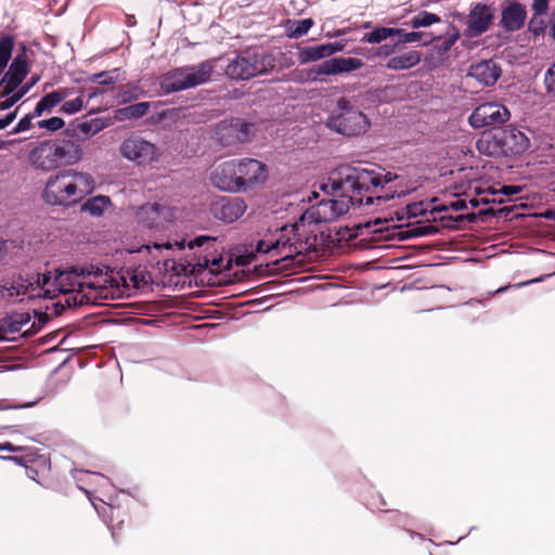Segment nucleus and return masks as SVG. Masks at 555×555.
<instances>
[{
  "mask_svg": "<svg viewBox=\"0 0 555 555\" xmlns=\"http://www.w3.org/2000/svg\"><path fill=\"white\" fill-rule=\"evenodd\" d=\"M400 176L391 171L361 167H341L322 186L341 194L335 198L322 199L308 208L294 224L261 228L248 241V257L268 255L281 260L313 249L317 234L310 228L313 223L332 222L345 216L351 206H388L396 197L405 196L409 191Z\"/></svg>",
  "mask_w": 555,
  "mask_h": 555,
  "instance_id": "1",
  "label": "nucleus"
},
{
  "mask_svg": "<svg viewBox=\"0 0 555 555\" xmlns=\"http://www.w3.org/2000/svg\"><path fill=\"white\" fill-rule=\"evenodd\" d=\"M115 286L118 287V282L113 279L108 268L82 264L68 270L20 275L2 285L1 295L22 302L36 298L53 299L63 294L67 296L66 305L75 307L113 298Z\"/></svg>",
  "mask_w": 555,
  "mask_h": 555,
  "instance_id": "2",
  "label": "nucleus"
},
{
  "mask_svg": "<svg viewBox=\"0 0 555 555\" xmlns=\"http://www.w3.org/2000/svg\"><path fill=\"white\" fill-rule=\"evenodd\" d=\"M94 189L93 178L86 172L66 169L48 179L43 199L50 205H70Z\"/></svg>",
  "mask_w": 555,
  "mask_h": 555,
  "instance_id": "3",
  "label": "nucleus"
},
{
  "mask_svg": "<svg viewBox=\"0 0 555 555\" xmlns=\"http://www.w3.org/2000/svg\"><path fill=\"white\" fill-rule=\"evenodd\" d=\"M82 150L72 140H44L28 153L29 164L41 171H51L61 166L74 165L80 160Z\"/></svg>",
  "mask_w": 555,
  "mask_h": 555,
  "instance_id": "4",
  "label": "nucleus"
},
{
  "mask_svg": "<svg viewBox=\"0 0 555 555\" xmlns=\"http://www.w3.org/2000/svg\"><path fill=\"white\" fill-rule=\"evenodd\" d=\"M188 248L190 250H196L184 269L191 274H199L204 270H208L212 274H218L229 269L230 260L218 253L217 240L215 237L199 235L188 242Z\"/></svg>",
  "mask_w": 555,
  "mask_h": 555,
  "instance_id": "5",
  "label": "nucleus"
},
{
  "mask_svg": "<svg viewBox=\"0 0 555 555\" xmlns=\"http://www.w3.org/2000/svg\"><path fill=\"white\" fill-rule=\"evenodd\" d=\"M326 126L341 135L356 137L365 133L371 127V121L349 99L339 98L336 108L326 120Z\"/></svg>",
  "mask_w": 555,
  "mask_h": 555,
  "instance_id": "6",
  "label": "nucleus"
},
{
  "mask_svg": "<svg viewBox=\"0 0 555 555\" xmlns=\"http://www.w3.org/2000/svg\"><path fill=\"white\" fill-rule=\"evenodd\" d=\"M529 146V138L515 127L500 129L494 134L483 135L477 142L479 152L490 156L518 155L526 152Z\"/></svg>",
  "mask_w": 555,
  "mask_h": 555,
  "instance_id": "7",
  "label": "nucleus"
},
{
  "mask_svg": "<svg viewBox=\"0 0 555 555\" xmlns=\"http://www.w3.org/2000/svg\"><path fill=\"white\" fill-rule=\"evenodd\" d=\"M214 68V61L207 60L197 65L171 69L162 77L160 87L166 93H172L204 85L210 80Z\"/></svg>",
  "mask_w": 555,
  "mask_h": 555,
  "instance_id": "8",
  "label": "nucleus"
},
{
  "mask_svg": "<svg viewBox=\"0 0 555 555\" xmlns=\"http://www.w3.org/2000/svg\"><path fill=\"white\" fill-rule=\"evenodd\" d=\"M272 66L269 55L248 49L236 55L227 66L225 73L232 79L246 80L268 72Z\"/></svg>",
  "mask_w": 555,
  "mask_h": 555,
  "instance_id": "9",
  "label": "nucleus"
},
{
  "mask_svg": "<svg viewBox=\"0 0 555 555\" xmlns=\"http://www.w3.org/2000/svg\"><path fill=\"white\" fill-rule=\"evenodd\" d=\"M119 153L125 159L142 167L158 162L160 157L159 149L140 135L126 138L119 145Z\"/></svg>",
  "mask_w": 555,
  "mask_h": 555,
  "instance_id": "10",
  "label": "nucleus"
},
{
  "mask_svg": "<svg viewBox=\"0 0 555 555\" xmlns=\"http://www.w3.org/2000/svg\"><path fill=\"white\" fill-rule=\"evenodd\" d=\"M511 117L509 111L496 102H487L478 105L470 114L469 125L479 129L488 126H495L507 121Z\"/></svg>",
  "mask_w": 555,
  "mask_h": 555,
  "instance_id": "11",
  "label": "nucleus"
},
{
  "mask_svg": "<svg viewBox=\"0 0 555 555\" xmlns=\"http://www.w3.org/2000/svg\"><path fill=\"white\" fill-rule=\"evenodd\" d=\"M240 192H245L259 184H262L268 176L267 167L254 158L236 160Z\"/></svg>",
  "mask_w": 555,
  "mask_h": 555,
  "instance_id": "12",
  "label": "nucleus"
},
{
  "mask_svg": "<svg viewBox=\"0 0 555 555\" xmlns=\"http://www.w3.org/2000/svg\"><path fill=\"white\" fill-rule=\"evenodd\" d=\"M38 331L36 318H33L29 312H13L0 319V339H5L10 334L28 336Z\"/></svg>",
  "mask_w": 555,
  "mask_h": 555,
  "instance_id": "13",
  "label": "nucleus"
},
{
  "mask_svg": "<svg viewBox=\"0 0 555 555\" xmlns=\"http://www.w3.org/2000/svg\"><path fill=\"white\" fill-rule=\"evenodd\" d=\"M254 132L255 125L242 119L223 121L217 129V135L223 145L247 142Z\"/></svg>",
  "mask_w": 555,
  "mask_h": 555,
  "instance_id": "14",
  "label": "nucleus"
},
{
  "mask_svg": "<svg viewBox=\"0 0 555 555\" xmlns=\"http://www.w3.org/2000/svg\"><path fill=\"white\" fill-rule=\"evenodd\" d=\"M211 183L225 192H240L236 160H228L218 165L210 176Z\"/></svg>",
  "mask_w": 555,
  "mask_h": 555,
  "instance_id": "15",
  "label": "nucleus"
},
{
  "mask_svg": "<svg viewBox=\"0 0 555 555\" xmlns=\"http://www.w3.org/2000/svg\"><path fill=\"white\" fill-rule=\"evenodd\" d=\"M247 205L241 197L223 196L214 202L211 211L217 219L232 223L246 211Z\"/></svg>",
  "mask_w": 555,
  "mask_h": 555,
  "instance_id": "16",
  "label": "nucleus"
},
{
  "mask_svg": "<svg viewBox=\"0 0 555 555\" xmlns=\"http://www.w3.org/2000/svg\"><path fill=\"white\" fill-rule=\"evenodd\" d=\"M493 17L494 15L491 7L483 3H477L472 8L467 15V35L469 37H478L482 35L489 29Z\"/></svg>",
  "mask_w": 555,
  "mask_h": 555,
  "instance_id": "17",
  "label": "nucleus"
},
{
  "mask_svg": "<svg viewBox=\"0 0 555 555\" xmlns=\"http://www.w3.org/2000/svg\"><path fill=\"white\" fill-rule=\"evenodd\" d=\"M27 73L25 55H17L1 81V92L7 95L12 93L22 83Z\"/></svg>",
  "mask_w": 555,
  "mask_h": 555,
  "instance_id": "18",
  "label": "nucleus"
},
{
  "mask_svg": "<svg viewBox=\"0 0 555 555\" xmlns=\"http://www.w3.org/2000/svg\"><path fill=\"white\" fill-rule=\"evenodd\" d=\"M468 75L483 86H492L500 78L501 68L494 61L486 60L472 64Z\"/></svg>",
  "mask_w": 555,
  "mask_h": 555,
  "instance_id": "19",
  "label": "nucleus"
},
{
  "mask_svg": "<svg viewBox=\"0 0 555 555\" xmlns=\"http://www.w3.org/2000/svg\"><path fill=\"white\" fill-rule=\"evenodd\" d=\"M527 18L525 5L517 1L509 2L502 11L501 25L508 31L520 29Z\"/></svg>",
  "mask_w": 555,
  "mask_h": 555,
  "instance_id": "20",
  "label": "nucleus"
},
{
  "mask_svg": "<svg viewBox=\"0 0 555 555\" xmlns=\"http://www.w3.org/2000/svg\"><path fill=\"white\" fill-rule=\"evenodd\" d=\"M341 49L343 47L340 44L332 42L299 48L298 61L300 64L317 62L341 51Z\"/></svg>",
  "mask_w": 555,
  "mask_h": 555,
  "instance_id": "21",
  "label": "nucleus"
},
{
  "mask_svg": "<svg viewBox=\"0 0 555 555\" xmlns=\"http://www.w3.org/2000/svg\"><path fill=\"white\" fill-rule=\"evenodd\" d=\"M167 216V208L159 203H147L138 212L139 219L149 228L156 227Z\"/></svg>",
  "mask_w": 555,
  "mask_h": 555,
  "instance_id": "22",
  "label": "nucleus"
},
{
  "mask_svg": "<svg viewBox=\"0 0 555 555\" xmlns=\"http://www.w3.org/2000/svg\"><path fill=\"white\" fill-rule=\"evenodd\" d=\"M421 60L422 54L420 51L410 50L391 56L386 63V67L391 70H406L416 66Z\"/></svg>",
  "mask_w": 555,
  "mask_h": 555,
  "instance_id": "23",
  "label": "nucleus"
},
{
  "mask_svg": "<svg viewBox=\"0 0 555 555\" xmlns=\"http://www.w3.org/2000/svg\"><path fill=\"white\" fill-rule=\"evenodd\" d=\"M460 30L454 26H450L449 30L443 37L437 38V43L435 44L434 49L437 51L439 57H444L448 55L451 48L460 39Z\"/></svg>",
  "mask_w": 555,
  "mask_h": 555,
  "instance_id": "24",
  "label": "nucleus"
},
{
  "mask_svg": "<svg viewBox=\"0 0 555 555\" xmlns=\"http://www.w3.org/2000/svg\"><path fill=\"white\" fill-rule=\"evenodd\" d=\"M65 94L62 91H53L51 93L46 94L40 99L35 107V115H42L44 113H50L52 108L59 105Z\"/></svg>",
  "mask_w": 555,
  "mask_h": 555,
  "instance_id": "25",
  "label": "nucleus"
},
{
  "mask_svg": "<svg viewBox=\"0 0 555 555\" xmlns=\"http://www.w3.org/2000/svg\"><path fill=\"white\" fill-rule=\"evenodd\" d=\"M363 66L360 59L356 57H333L334 75L350 73Z\"/></svg>",
  "mask_w": 555,
  "mask_h": 555,
  "instance_id": "26",
  "label": "nucleus"
},
{
  "mask_svg": "<svg viewBox=\"0 0 555 555\" xmlns=\"http://www.w3.org/2000/svg\"><path fill=\"white\" fill-rule=\"evenodd\" d=\"M111 205L107 196L99 195L88 199L83 204V209L93 216H100Z\"/></svg>",
  "mask_w": 555,
  "mask_h": 555,
  "instance_id": "27",
  "label": "nucleus"
},
{
  "mask_svg": "<svg viewBox=\"0 0 555 555\" xmlns=\"http://www.w3.org/2000/svg\"><path fill=\"white\" fill-rule=\"evenodd\" d=\"M313 21L311 18H305L300 21L288 22L287 24V35L289 38H299L306 35L309 29L313 26Z\"/></svg>",
  "mask_w": 555,
  "mask_h": 555,
  "instance_id": "28",
  "label": "nucleus"
},
{
  "mask_svg": "<svg viewBox=\"0 0 555 555\" xmlns=\"http://www.w3.org/2000/svg\"><path fill=\"white\" fill-rule=\"evenodd\" d=\"M396 33H399L397 28L379 27L366 34L363 40L372 44L380 43L382 41L396 36Z\"/></svg>",
  "mask_w": 555,
  "mask_h": 555,
  "instance_id": "29",
  "label": "nucleus"
},
{
  "mask_svg": "<svg viewBox=\"0 0 555 555\" xmlns=\"http://www.w3.org/2000/svg\"><path fill=\"white\" fill-rule=\"evenodd\" d=\"M440 21L441 18L437 14L427 11H421L412 17L410 25L413 28L428 27L433 24L439 23Z\"/></svg>",
  "mask_w": 555,
  "mask_h": 555,
  "instance_id": "30",
  "label": "nucleus"
},
{
  "mask_svg": "<svg viewBox=\"0 0 555 555\" xmlns=\"http://www.w3.org/2000/svg\"><path fill=\"white\" fill-rule=\"evenodd\" d=\"M143 94V90L134 83L125 85L118 92V99L121 103L131 102L138 100Z\"/></svg>",
  "mask_w": 555,
  "mask_h": 555,
  "instance_id": "31",
  "label": "nucleus"
},
{
  "mask_svg": "<svg viewBox=\"0 0 555 555\" xmlns=\"http://www.w3.org/2000/svg\"><path fill=\"white\" fill-rule=\"evenodd\" d=\"M12 49V39L10 37H2L0 39V74L2 73L9 60L11 59Z\"/></svg>",
  "mask_w": 555,
  "mask_h": 555,
  "instance_id": "32",
  "label": "nucleus"
},
{
  "mask_svg": "<svg viewBox=\"0 0 555 555\" xmlns=\"http://www.w3.org/2000/svg\"><path fill=\"white\" fill-rule=\"evenodd\" d=\"M313 81H322L320 78L323 75H334L333 59L326 60L321 64L310 68Z\"/></svg>",
  "mask_w": 555,
  "mask_h": 555,
  "instance_id": "33",
  "label": "nucleus"
},
{
  "mask_svg": "<svg viewBox=\"0 0 555 555\" xmlns=\"http://www.w3.org/2000/svg\"><path fill=\"white\" fill-rule=\"evenodd\" d=\"M106 127L105 122L102 119H92L89 121H85L79 125V130L86 135H94L102 129Z\"/></svg>",
  "mask_w": 555,
  "mask_h": 555,
  "instance_id": "34",
  "label": "nucleus"
},
{
  "mask_svg": "<svg viewBox=\"0 0 555 555\" xmlns=\"http://www.w3.org/2000/svg\"><path fill=\"white\" fill-rule=\"evenodd\" d=\"M116 73L117 69L93 74L89 77V81L100 85H111L114 83L117 79Z\"/></svg>",
  "mask_w": 555,
  "mask_h": 555,
  "instance_id": "35",
  "label": "nucleus"
},
{
  "mask_svg": "<svg viewBox=\"0 0 555 555\" xmlns=\"http://www.w3.org/2000/svg\"><path fill=\"white\" fill-rule=\"evenodd\" d=\"M36 125L40 129H46L50 132H54V131L62 129L64 127L65 122L61 117L54 116L49 119L38 120Z\"/></svg>",
  "mask_w": 555,
  "mask_h": 555,
  "instance_id": "36",
  "label": "nucleus"
},
{
  "mask_svg": "<svg viewBox=\"0 0 555 555\" xmlns=\"http://www.w3.org/2000/svg\"><path fill=\"white\" fill-rule=\"evenodd\" d=\"M397 30L399 31V33H396V36L399 37V41H398L399 44L417 42V41H421L425 37V34L422 31L406 33L404 29H401V28H397Z\"/></svg>",
  "mask_w": 555,
  "mask_h": 555,
  "instance_id": "37",
  "label": "nucleus"
},
{
  "mask_svg": "<svg viewBox=\"0 0 555 555\" xmlns=\"http://www.w3.org/2000/svg\"><path fill=\"white\" fill-rule=\"evenodd\" d=\"M40 115H35V109L31 113H28L13 128V133H20L27 131L34 127L33 120L38 118Z\"/></svg>",
  "mask_w": 555,
  "mask_h": 555,
  "instance_id": "38",
  "label": "nucleus"
},
{
  "mask_svg": "<svg viewBox=\"0 0 555 555\" xmlns=\"http://www.w3.org/2000/svg\"><path fill=\"white\" fill-rule=\"evenodd\" d=\"M150 109L149 102H140L126 107V111L130 114L131 119L140 118L144 116Z\"/></svg>",
  "mask_w": 555,
  "mask_h": 555,
  "instance_id": "39",
  "label": "nucleus"
},
{
  "mask_svg": "<svg viewBox=\"0 0 555 555\" xmlns=\"http://www.w3.org/2000/svg\"><path fill=\"white\" fill-rule=\"evenodd\" d=\"M83 106V101L81 98H75L64 102L61 106V112L72 115L79 112Z\"/></svg>",
  "mask_w": 555,
  "mask_h": 555,
  "instance_id": "40",
  "label": "nucleus"
},
{
  "mask_svg": "<svg viewBox=\"0 0 555 555\" xmlns=\"http://www.w3.org/2000/svg\"><path fill=\"white\" fill-rule=\"evenodd\" d=\"M544 86L548 93L555 92V63L545 72Z\"/></svg>",
  "mask_w": 555,
  "mask_h": 555,
  "instance_id": "41",
  "label": "nucleus"
},
{
  "mask_svg": "<svg viewBox=\"0 0 555 555\" xmlns=\"http://www.w3.org/2000/svg\"><path fill=\"white\" fill-rule=\"evenodd\" d=\"M28 89H29V87L23 88L21 91L12 94L11 96L7 98L5 100H1L0 101V109H9L28 91Z\"/></svg>",
  "mask_w": 555,
  "mask_h": 555,
  "instance_id": "42",
  "label": "nucleus"
},
{
  "mask_svg": "<svg viewBox=\"0 0 555 555\" xmlns=\"http://www.w3.org/2000/svg\"><path fill=\"white\" fill-rule=\"evenodd\" d=\"M399 48V43H392V44H389V43H386V44H383L380 46L376 51H375V55L376 56H390L392 55L397 49Z\"/></svg>",
  "mask_w": 555,
  "mask_h": 555,
  "instance_id": "43",
  "label": "nucleus"
},
{
  "mask_svg": "<svg viewBox=\"0 0 555 555\" xmlns=\"http://www.w3.org/2000/svg\"><path fill=\"white\" fill-rule=\"evenodd\" d=\"M310 74H311V69L296 70V72H294L292 74L291 80L299 82V83H305V82H308V81H313L312 75L310 76Z\"/></svg>",
  "mask_w": 555,
  "mask_h": 555,
  "instance_id": "44",
  "label": "nucleus"
},
{
  "mask_svg": "<svg viewBox=\"0 0 555 555\" xmlns=\"http://www.w3.org/2000/svg\"><path fill=\"white\" fill-rule=\"evenodd\" d=\"M532 10L535 15H544L548 10V0H532Z\"/></svg>",
  "mask_w": 555,
  "mask_h": 555,
  "instance_id": "45",
  "label": "nucleus"
},
{
  "mask_svg": "<svg viewBox=\"0 0 555 555\" xmlns=\"http://www.w3.org/2000/svg\"><path fill=\"white\" fill-rule=\"evenodd\" d=\"M16 117V111L8 113L3 118H0V130L7 128Z\"/></svg>",
  "mask_w": 555,
  "mask_h": 555,
  "instance_id": "46",
  "label": "nucleus"
},
{
  "mask_svg": "<svg viewBox=\"0 0 555 555\" xmlns=\"http://www.w3.org/2000/svg\"><path fill=\"white\" fill-rule=\"evenodd\" d=\"M163 247H165V248H169V247H170V245H169V243H167V244H165V245H164V244L154 243L152 246H151V245H142L140 248L135 249L134 251H137V253H142L143 250H147V251H150V250H151V248H154V249H156V250H159V249H162Z\"/></svg>",
  "mask_w": 555,
  "mask_h": 555,
  "instance_id": "47",
  "label": "nucleus"
},
{
  "mask_svg": "<svg viewBox=\"0 0 555 555\" xmlns=\"http://www.w3.org/2000/svg\"><path fill=\"white\" fill-rule=\"evenodd\" d=\"M80 474L85 475L89 478L95 479L96 482L101 483V485L107 482V479L103 475H100V474L90 473V472H81Z\"/></svg>",
  "mask_w": 555,
  "mask_h": 555,
  "instance_id": "48",
  "label": "nucleus"
},
{
  "mask_svg": "<svg viewBox=\"0 0 555 555\" xmlns=\"http://www.w3.org/2000/svg\"><path fill=\"white\" fill-rule=\"evenodd\" d=\"M501 192L505 195H514L520 192V188L514 185H504L501 188Z\"/></svg>",
  "mask_w": 555,
  "mask_h": 555,
  "instance_id": "49",
  "label": "nucleus"
},
{
  "mask_svg": "<svg viewBox=\"0 0 555 555\" xmlns=\"http://www.w3.org/2000/svg\"><path fill=\"white\" fill-rule=\"evenodd\" d=\"M22 450L21 447H16L10 442L0 443V451H8V452H20Z\"/></svg>",
  "mask_w": 555,
  "mask_h": 555,
  "instance_id": "50",
  "label": "nucleus"
},
{
  "mask_svg": "<svg viewBox=\"0 0 555 555\" xmlns=\"http://www.w3.org/2000/svg\"><path fill=\"white\" fill-rule=\"evenodd\" d=\"M116 118L119 120L131 119L130 114L126 111V107L116 111Z\"/></svg>",
  "mask_w": 555,
  "mask_h": 555,
  "instance_id": "51",
  "label": "nucleus"
},
{
  "mask_svg": "<svg viewBox=\"0 0 555 555\" xmlns=\"http://www.w3.org/2000/svg\"><path fill=\"white\" fill-rule=\"evenodd\" d=\"M94 508L98 511V513L101 515V516H104L106 514L107 511H109L112 514L114 512V507L109 504V505H105L103 504L102 506V511L99 509L98 505L92 502Z\"/></svg>",
  "mask_w": 555,
  "mask_h": 555,
  "instance_id": "52",
  "label": "nucleus"
},
{
  "mask_svg": "<svg viewBox=\"0 0 555 555\" xmlns=\"http://www.w3.org/2000/svg\"><path fill=\"white\" fill-rule=\"evenodd\" d=\"M543 280V276L541 278H538V279H533L531 281H527V282H524V283H519L516 285V287H521V286H525V285H528V284H531V283H535V282H540Z\"/></svg>",
  "mask_w": 555,
  "mask_h": 555,
  "instance_id": "53",
  "label": "nucleus"
},
{
  "mask_svg": "<svg viewBox=\"0 0 555 555\" xmlns=\"http://www.w3.org/2000/svg\"><path fill=\"white\" fill-rule=\"evenodd\" d=\"M551 23H552V36L555 39V9H554V12L552 14Z\"/></svg>",
  "mask_w": 555,
  "mask_h": 555,
  "instance_id": "54",
  "label": "nucleus"
},
{
  "mask_svg": "<svg viewBox=\"0 0 555 555\" xmlns=\"http://www.w3.org/2000/svg\"><path fill=\"white\" fill-rule=\"evenodd\" d=\"M534 20H531L530 23H529V29L534 33V34H538L539 33V29L534 27Z\"/></svg>",
  "mask_w": 555,
  "mask_h": 555,
  "instance_id": "55",
  "label": "nucleus"
},
{
  "mask_svg": "<svg viewBox=\"0 0 555 555\" xmlns=\"http://www.w3.org/2000/svg\"><path fill=\"white\" fill-rule=\"evenodd\" d=\"M135 24V20L133 16H127V25L133 26Z\"/></svg>",
  "mask_w": 555,
  "mask_h": 555,
  "instance_id": "56",
  "label": "nucleus"
},
{
  "mask_svg": "<svg viewBox=\"0 0 555 555\" xmlns=\"http://www.w3.org/2000/svg\"><path fill=\"white\" fill-rule=\"evenodd\" d=\"M434 39H435V38H433V37H427V36H426V39L423 41V46H426V44H428V43L433 42V41H434Z\"/></svg>",
  "mask_w": 555,
  "mask_h": 555,
  "instance_id": "57",
  "label": "nucleus"
},
{
  "mask_svg": "<svg viewBox=\"0 0 555 555\" xmlns=\"http://www.w3.org/2000/svg\"><path fill=\"white\" fill-rule=\"evenodd\" d=\"M101 92H102V91H101L100 89H94V90L90 93V95H89V96H90V98H93V96H95V95L100 94Z\"/></svg>",
  "mask_w": 555,
  "mask_h": 555,
  "instance_id": "58",
  "label": "nucleus"
},
{
  "mask_svg": "<svg viewBox=\"0 0 555 555\" xmlns=\"http://www.w3.org/2000/svg\"><path fill=\"white\" fill-rule=\"evenodd\" d=\"M3 250H4V243L0 240V259L3 256Z\"/></svg>",
  "mask_w": 555,
  "mask_h": 555,
  "instance_id": "59",
  "label": "nucleus"
},
{
  "mask_svg": "<svg viewBox=\"0 0 555 555\" xmlns=\"http://www.w3.org/2000/svg\"><path fill=\"white\" fill-rule=\"evenodd\" d=\"M4 460L13 461V462H20V459L16 456H5Z\"/></svg>",
  "mask_w": 555,
  "mask_h": 555,
  "instance_id": "60",
  "label": "nucleus"
},
{
  "mask_svg": "<svg viewBox=\"0 0 555 555\" xmlns=\"http://www.w3.org/2000/svg\"><path fill=\"white\" fill-rule=\"evenodd\" d=\"M75 479H76L77 481H80V480H81V478H79L78 476H75Z\"/></svg>",
  "mask_w": 555,
  "mask_h": 555,
  "instance_id": "61",
  "label": "nucleus"
},
{
  "mask_svg": "<svg viewBox=\"0 0 555 555\" xmlns=\"http://www.w3.org/2000/svg\"><path fill=\"white\" fill-rule=\"evenodd\" d=\"M312 195H313L314 197H318V193H317V192H313V193H312Z\"/></svg>",
  "mask_w": 555,
  "mask_h": 555,
  "instance_id": "62",
  "label": "nucleus"
}]
</instances>
